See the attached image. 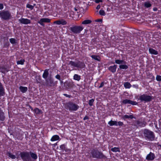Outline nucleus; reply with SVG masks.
Wrapping results in <instances>:
<instances>
[{
	"label": "nucleus",
	"mask_w": 161,
	"mask_h": 161,
	"mask_svg": "<svg viewBox=\"0 0 161 161\" xmlns=\"http://www.w3.org/2000/svg\"><path fill=\"white\" fill-rule=\"evenodd\" d=\"M143 133L145 139L147 141H152L154 140L155 135L154 133L151 130L147 129H144Z\"/></svg>",
	"instance_id": "1"
},
{
	"label": "nucleus",
	"mask_w": 161,
	"mask_h": 161,
	"mask_svg": "<svg viewBox=\"0 0 161 161\" xmlns=\"http://www.w3.org/2000/svg\"><path fill=\"white\" fill-rule=\"evenodd\" d=\"M91 157L93 158L97 159H105L106 157L103 153L99 151L98 150L94 148L92 149L90 151Z\"/></svg>",
	"instance_id": "2"
},
{
	"label": "nucleus",
	"mask_w": 161,
	"mask_h": 161,
	"mask_svg": "<svg viewBox=\"0 0 161 161\" xmlns=\"http://www.w3.org/2000/svg\"><path fill=\"white\" fill-rule=\"evenodd\" d=\"M65 108L70 111H75L79 108V106L72 102L69 101L65 105Z\"/></svg>",
	"instance_id": "3"
},
{
	"label": "nucleus",
	"mask_w": 161,
	"mask_h": 161,
	"mask_svg": "<svg viewBox=\"0 0 161 161\" xmlns=\"http://www.w3.org/2000/svg\"><path fill=\"white\" fill-rule=\"evenodd\" d=\"M68 65L80 69L85 68L86 67V65L84 62L81 61L79 60L77 61L76 62L72 61H69Z\"/></svg>",
	"instance_id": "4"
},
{
	"label": "nucleus",
	"mask_w": 161,
	"mask_h": 161,
	"mask_svg": "<svg viewBox=\"0 0 161 161\" xmlns=\"http://www.w3.org/2000/svg\"><path fill=\"white\" fill-rule=\"evenodd\" d=\"M12 17L10 12L8 10H3L0 11V18L2 20H7Z\"/></svg>",
	"instance_id": "5"
},
{
	"label": "nucleus",
	"mask_w": 161,
	"mask_h": 161,
	"mask_svg": "<svg viewBox=\"0 0 161 161\" xmlns=\"http://www.w3.org/2000/svg\"><path fill=\"white\" fill-rule=\"evenodd\" d=\"M142 102L145 103H148L151 101L153 99V96L151 95H148L146 94L141 95L138 98Z\"/></svg>",
	"instance_id": "6"
},
{
	"label": "nucleus",
	"mask_w": 161,
	"mask_h": 161,
	"mask_svg": "<svg viewBox=\"0 0 161 161\" xmlns=\"http://www.w3.org/2000/svg\"><path fill=\"white\" fill-rule=\"evenodd\" d=\"M29 152H22L20 153V157L23 161H31V159L30 156Z\"/></svg>",
	"instance_id": "7"
},
{
	"label": "nucleus",
	"mask_w": 161,
	"mask_h": 161,
	"mask_svg": "<svg viewBox=\"0 0 161 161\" xmlns=\"http://www.w3.org/2000/svg\"><path fill=\"white\" fill-rule=\"evenodd\" d=\"M84 27L81 26L74 25L70 28V30L74 34H79L83 29Z\"/></svg>",
	"instance_id": "8"
},
{
	"label": "nucleus",
	"mask_w": 161,
	"mask_h": 161,
	"mask_svg": "<svg viewBox=\"0 0 161 161\" xmlns=\"http://www.w3.org/2000/svg\"><path fill=\"white\" fill-rule=\"evenodd\" d=\"M46 86H54L57 83V81L54 82L53 79L51 77L46 80Z\"/></svg>",
	"instance_id": "9"
},
{
	"label": "nucleus",
	"mask_w": 161,
	"mask_h": 161,
	"mask_svg": "<svg viewBox=\"0 0 161 161\" xmlns=\"http://www.w3.org/2000/svg\"><path fill=\"white\" fill-rule=\"evenodd\" d=\"M51 22V19L48 18H43L41 19L40 20L38 21V23L41 25L44 26H45L44 23H49Z\"/></svg>",
	"instance_id": "10"
},
{
	"label": "nucleus",
	"mask_w": 161,
	"mask_h": 161,
	"mask_svg": "<svg viewBox=\"0 0 161 161\" xmlns=\"http://www.w3.org/2000/svg\"><path fill=\"white\" fill-rule=\"evenodd\" d=\"M155 158L154 154L151 152H150L148 154L146 158V159L148 161H152Z\"/></svg>",
	"instance_id": "11"
},
{
	"label": "nucleus",
	"mask_w": 161,
	"mask_h": 161,
	"mask_svg": "<svg viewBox=\"0 0 161 161\" xmlns=\"http://www.w3.org/2000/svg\"><path fill=\"white\" fill-rule=\"evenodd\" d=\"M136 126L141 127H145L147 124L146 122L144 121H140L139 120H136Z\"/></svg>",
	"instance_id": "12"
},
{
	"label": "nucleus",
	"mask_w": 161,
	"mask_h": 161,
	"mask_svg": "<svg viewBox=\"0 0 161 161\" xmlns=\"http://www.w3.org/2000/svg\"><path fill=\"white\" fill-rule=\"evenodd\" d=\"M19 21L21 23L25 25L30 24L31 23L30 20L24 18H21L19 19Z\"/></svg>",
	"instance_id": "13"
},
{
	"label": "nucleus",
	"mask_w": 161,
	"mask_h": 161,
	"mask_svg": "<svg viewBox=\"0 0 161 161\" xmlns=\"http://www.w3.org/2000/svg\"><path fill=\"white\" fill-rule=\"evenodd\" d=\"M53 23L58 25H65L67 24V22L64 19H62L54 21Z\"/></svg>",
	"instance_id": "14"
},
{
	"label": "nucleus",
	"mask_w": 161,
	"mask_h": 161,
	"mask_svg": "<svg viewBox=\"0 0 161 161\" xmlns=\"http://www.w3.org/2000/svg\"><path fill=\"white\" fill-rule=\"evenodd\" d=\"M117 65H114L110 66L108 68V70L113 73H115L116 70Z\"/></svg>",
	"instance_id": "15"
},
{
	"label": "nucleus",
	"mask_w": 161,
	"mask_h": 161,
	"mask_svg": "<svg viewBox=\"0 0 161 161\" xmlns=\"http://www.w3.org/2000/svg\"><path fill=\"white\" fill-rule=\"evenodd\" d=\"M122 119L124 120H125L127 119H136V117H134L132 114L130 115H127L126 114L125 115L122 116L121 117Z\"/></svg>",
	"instance_id": "16"
},
{
	"label": "nucleus",
	"mask_w": 161,
	"mask_h": 161,
	"mask_svg": "<svg viewBox=\"0 0 161 161\" xmlns=\"http://www.w3.org/2000/svg\"><path fill=\"white\" fill-rule=\"evenodd\" d=\"M5 94V89L2 84L0 82V97L4 96Z\"/></svg>",
	"instance_id": "17"
},
{
	"label": "nucleus",
	"mask_w": 161,
	"mask_h": 161,
	"mask_svg": "<svg viewBox=\"0 0 161 161\" xmlns=\"http://www.w3.org/2000/svg\"><path fill=\"white\" fill-rule=\"evenodd\" d=\"M5 118L4 112L3 111V110L0 108V120L3 121L5 120Z\"/></svg>",
	"instance_id": "18"
},
{
	"label": "nucleus",
	"mask_w": 161,
	"mask_h": 161,
	"mask_svg": "<svg viewBox=\"0 0 161 161\" xmlns=\"http://www.w3.org/2000/svg\"><path fill=\"white\" fill-rule=\"evenodd\" d=\"M34 114L36 115H39L42 114L43 113L42 110L41 109H39L37 108H36L34 109Z\"/></svg>",
	"instance_id": "19"
},
{
	"label": "nucleus",
	"mask_w": 161,
	"mask_h": 161,
	"mask_svg": "<svg viewBox=\"0 0 161 161\" xmlns=\"http://www.w3.org/2000/svg\"><path fill=\"white\" fill-rule=\"evenodd\" d=\"M36 79L37 83H39L41 85L43 84V81L40 76H36Z\"/></svg>",
	"instance_id": "20"
},
{
	"label": "nucleus",
	"mask_w": 161,
	"mask_h": 161,
	"mask_svg": "<svg viewBox=\"0 0 161 161\" xmlns=\"http://www.w3.org/2000/svg\"><path fill=\"white\" fill-rule=\"evenodd\" d=\"M60 137L58 135H54L51 138L50 141L52 142H54L59 140Z\"/></svg>",
	"instance_id": "21"
},
{
	"label": "nucleus",
	"mask_w": 161,
	"mask_h": 161,
	"mask_svg": "<svg viewBox=\"0 0 161 161\" xmlns=\"http://www.w3.org/2000/svg\"><path fill=\"white\" fill-rule=\"evenodd\" d=\"M30 156L31 158L34 160H36L37 158V154L35 153H33L31 152H29Z\"/></svg>",
	"instance_id": "22"
},
{
	"label": "nucleus",
	"mask_w": 161,
	"mask_h": 161,
	"mask_svg": "<svg viewBox=\"0 0 161 161\" xmlns=\"http://www.w3.org/2000/svg\"><path fill=\"white\" fill-rule=\"evenodd\" d=\"M48 75V69H46L44 70V72L42 75V77L43 78L46 79L47 78Z\"/></svg>",
	"instance_id": "23"
},
{
	"label": "nucleus",
	"mask_w": 161,
	"mask_h": 161,
	"mask_svg": "<svg viewBox=\"0 0 161 161\" xmlns=\"http://www.w3.org/2000/svg\"><path fill=\"white\" fill-rule=\"evenodd\" d=\"M149 51L151 54L157 55L158 53V52L157 51L151 48H150L149 49Z\"/></svg>",
	"instance_id": "24"
},
{
	"label": "nucleus",
	"mask_w": 161,
	"mask_h": 161,
	"mask_svg": "<svg viewBox=\"0 0 161 161\" xmlns=\"http://www.w3.org/2000/svg\"><path fill=\"white\" fill-rule=\"evenodd\" d=\"M19 89L22 92L24 93L27 91L28 89L27 87L20 86L19 87Z\"/></svg>",
	"instance_id": "25"
},
{
	"label": "nucleus",
	"mask_w": 161,
	"mask_h": 161,
	"mask_svg": "<svg viewBox=\"0 0 161 161\" xmlns=\"http://www.w3.org/2000/svg\"><path fill=\"white\" fill-rule=\"evenodd\" d=\"M7 155L8 156V157L12 159H14L16 158V156L13 154L11 153L10 152H8L6 153Z\"/></svg>",
	"instance_id": "26"
},
{
	"label": "nucleus",
	"mask_w": 161,
	"mask_h": 161,
	"mask_svg": "<svg viewBox=\"0 0 161 161\" xmlns=\"http://www.w3.org/2000/svg\"><path fill=\"white\" fill-rule=\"evenodd\" d=\"M91 57L93 59H94L95 60H97L98 61H100V56L98 55H92L91 56Z\"/></svg>",
	"instance_id": "27"
},
{
	"label": "nucleus",
	"mask_w": 161,
	"mask_h": 161,
	"mask_svg": "<svg viewBox=\"0 0 161 161\" xmlns=\"http://www.w3.org/2000/svg\"><path fill=\"white\" fill-rule=\"evenodd\" d=\"M144 6L145 8H148L152 6V4L149 1L145 2L144 3Z\"/></svg>",
	"instance_id": "28"
},
{
	"label": "nucleus",
	"mask_w": 161,
	"mask_h": 161,
	"mask_svg": "<svg viewBox=\"0 0 161 161\" xmlns=\"http://www.w3.org/2000/svg\"><path fill=\"white\" fill-rule=\"evenodd\" d=\"M117 121H113L112 120H111L110 121H109L108 123V124L110 126H113V125L117 126Z\"/></svg>",
	"instance_id": "29"
},
{
	"label": "nucleus",
	"mask_w": 161,
	"mask_h": 161,
	"mask_svg": "<svg viewBox=\"0 0 161 161\" xmlns=\"http://www.w3.org/2000/svg\"><path fill=\"white\" fill-rule=\"evenodd\" d=\"M81 79L80 76L78 74H75L73 76V79L74 80L79 81Z\"/></svg>",
	"instance_id": "30"
},
{
	"label": "nucleus",
	"mask_w": 161,
	"mask_h": 161,
	"mask_svg": "<svg viewBox=\"0 0 161 161\" xmlns=\"http://www.w3.org/2000/svg\"><path fill=\"white\" fill-rule=\"evenodd\" d=\"M115 63L116 64H125L126 63V62L124 61L123 60L116 59L115 60Z\"/></svg>",
	"instance_id": "31"
},
{
	"label": "nucleus",
	"mask_w": 161,
	"mask_h": 161,
	"mask_svg": "<svg viewBox=\"0 0 161 161\" xmlns=\"http://www.w3.org/2000/svg\"><path fill=\"white\" fill-rule=\"evenodd\" d=\"M92 22L91 20L90 19H86L83 21L82 24L83 25H87L91 24Z\"/></svg>",
	"instance_id": "32"
},
{
	"label": "nucleus",
	"mask_w": 161,
	"mask_h": 161,
	"mask_svg": "<svg viewBox=\"0 0 161 161\" xmlns=\"http://www.w3.org/2000/svg\"><path fill=\"white\" fill-rule=\"evenodd\" d=\"M124 86L125 88L129 89L131 87V85L129 82H127L124 84Z\"/></svg>",
	"instance_id": "33"
},
{
	"label": "nucleus",
	"mask_w": 161,
	"mask_h": 161,
	"mask_svg": "<svg viewBox=\"0 0 161 161\" xmlns=\"http://www.w3.org/2000/svg\"><path fill=\"white\" fill-rule=\"evenodd\" d=\"M111 151L114 152H120V148L118 147H114L111 149Z\"/></svg>",
	"instance_id": "34"
},
{
	"label": "nucleus",
	"mask_w": 161,
	"mask_h": 161,
	"mask_svg": "<svg viewBox=\"0 0 161 161\" xmlns=\"http://www.w3.org/2000/svg\"><path fill=\"white\" fill-rule=\"evenodd\" d=\"M128 68V66L126 64H122L119 65V68L120 69H126Z\"/></svg>",
	"instance_id": "35"
},
{
	"label": "nucleus",
	"mask_w": 161,
	"mask_h": 161,
	"mask_svg": "<svg viewBox=\"0 0 161 161\" xmlns=\"http://www.w3.org/2000/svg\"><path fill=\"white\" fill-rule=\"evenodd\" d=\"M8 71L9 70L7 68L4 67H3L1 68V72L3 74H5L6 72H8Z\"/></svg>",
	"instance_id": "36"
},
{
	"label": "nucleus",
	"mask_w": 161,
	"mask_h": 161,
	"mask_svg": "<svg viewBox=\"0 0 161 161\" xmlns=\"http://www.w3.org/2000/svg\"><path fill=\"white\" fill-rule=\"evenodd\" d=\"M25 62V60L24 59H21L20 60H19L17 61V64L18 65L21 64V65H23L24 64V63Z\"/></svg>",
	"instance_id": "37"
},
{
	"label": "nucleus",
	"mask_w": 161,
	"mask_h": 161,
	"mask_svg": "<svg viewBox=\"0 0 161 161\" xmlns=\"http://www.w3.org/2000/svg\"><path fill=\"white\" fill-rule=\"evenodd\" d=\"M130 100L128 99H125L123 100L122 102L124 104H130Z\"/></svg>",
	"instance_id": "38"
},
{
	"label": "nucleus",
	"mask_w": 161,
	"mask_h": 161,
	"mask_svg": "<svg viewBox=\"0 0 161 161\" xmlns=\"http://www.w3.org/2000/svg\"><path fill=\"white\" fill-rule=\"evenodd\" d=\"M10 42L13 44H15L16 43V40L14 38H11L9 39Z\"/></svg>",
	"instance_id": "39"
},
{
	"label": "nucleus",
	"mask_w": 161,
	"mask_h": 161,
	"mask_svg": "<svg viewBox=\"0 0 161 161\" xmlns=\"http://www.w3.org/2000/svg\"><path fill=\"white\" fill-rule=\"evenodd\" d=\"M66 145L65 144H63L60 146V148L63 151H64L66 147Z\"/></svg>",
	"instance_id": "40"
},
{
	"label": "nucleus",
	"mask_w": 161,
	"mask_h": 161,
	"mask_svg": "<svg viewBox=\"0 0 161 161\" xmlns=\"http://www.w3.org/2000/svg\"><path fill=\"white\" fill-rule=\"evenodd\" d=\"M94 101V99H92L90 100L89 101L88 104L90 106H92L93 105V103Z\"/></svg>",
	"instance_id": "41"
},
{
	"label": "nucleus",
	"mask_w": 161,
	"mask_h": 161,
	"mask_svg": "<svg viewBox=\"0 0 161 161\" xmlns=\"http://www.w3.org/2000/svg\"><path fill=\"white\" fill-rule=\"evenodd\" d=\"M26 7L27 8H30L31 10H32L34 8V6H33L29 4H26Z\"/></svg>",
	"instance_id": "42"
},
{
	"label": "nucleus",
	"mask_w": 161,
	"mask_h": 161,
	"mask_svg": "<svg viewBox=\"0 0 161 161\" xmlns=\"http://www.w3.org/2000/svg\"><path fill=\"white\" fill-rule=\"evenodd\" d=\"M65 152L67 154H69L71 152V150L70 149L66 147L64 150Z\"/></svg>",
	"instance_id": "43"
},
{
	"label": "nucleus",
	"mask_w": 161,
	"mask_h": 161,
	"mask_svg": "<svg viewBox=\"0 0 161 161\" xmlns=\"http://www.w3.org/2000/svg\"><path fill=\"white\" fill-rule=\"evenodd\" d=\"M99 14L100 15L102 16H104L105 15V13L104 10H100L99 11Z\"/></svg>",
	"instance_id": "44"
},
{
	"label": "nucleus",
	"mask_w": 161,
	"mask_h": 161,
	"mask_svg": "<svg viewBox=\"0 0 161 161\" xmlns=\"http://www.w3.org/2000/svg\"><path fill=\"white\" fill-rule=\"evenodd\" d=\"M117 126H123L124 125V123L123 122L120 121L117 122V124H116Z\"/></svg>",
	"instance_id": "45"
},
{
	"label": "nucleus",
	"mask_w": 161,
	"mask_h": 161,
	"mask_svg": "<svg viewBox=\"0 0 161 161\" xmlns=\"http://www.w3.org/2000/svg\"><path fill=\"white\" fill-rule=\"evenodd\" d=\"M138 103L136 101H133L130 100V104L132 105H136Z\"/></svg>",
	"instance_id": "46"
},
{
	"label": "nucleus",
	"mask_w": 161,
	"mask_h": 161,
	"mask_svg": "<svg viewBox=\"0 0 161 161\" xmlns=\"http://www.w3.org/2000/svg\"><path fill=\"white\" fill-rule=\"evenodd\" d=\"M156 80L157 81H161V76L160 75H157L156 78Z\"/></svg>",
	"instance_id": "47"
},
{
	"label": "nucleus",
	"mask_w": 161,
	"mask_h": 161,
	"mask_svg": "<svg viewBox=\"0 0 161 161\" xmlns=\"http://www.w3.org/2000/svg\"><path fill=\"white\" fill-rule=\"evenodd\" d=\"M55 77L58 80H60L61 77L60 75L58 74L57 75L55 76Z\"/></svg>",
	"instance_id": "48"
},
{
	"label": "nucleus",
	"mask_w": 161,
	"mask_h": 161,
	"mask_svg": "<svg viewBox=\"0 0 161 161\" xmlns=\"http://www.w3.org/2000/svg\"><path fill=\"white\" fill-rule=\"evenodd\" d=\"M104 85V82L103 81V82H102L100 86H99L98 88H101L102 87H103Z\"/></svg>",
	"instance_id": "49"
},
{
	"label": "nucleus",
	"mask_w": 161,
	"mask_h": 161,
	"mask_svg": "<svg viewBox=\"0 0 161 161\" xmlns=\"http://www.w3.org/2000/svg\"><path fill=\"white\" fill-rule=\"evenodd\" d=\"M103 2V0H95V3H98L100 2L102 3V2Z\"/></svg>",
	"instance_id": "50"
},
{
	"label": "nucleus",
	"mask_w": 161,
	"mask_h": 161,
	"mask_svg": "<svg viewBox=\"0 0 161 161\" xmlns=\"http://www.w3.org/2000/svg\"><path fill=\"white\" fill-rule=\"evenodd\" d=\"M4 6L3 3H0V10H2Z\"/></svg>",
	"instance_id": "51"
},
{
	"label": "nucleus",
	"mask_w": 161,
	"mask_h": 161,
	"mask_svg": "<svg viewBox=\"0 0 161 161\" xmlns=\"http://www.w3.org/2000/svg\"><path fill=\"white\" fill-rule=\"evenodd\" d=\"M63 95H64V96L66 97H69V98H70L71 97V95H68V94H64Z\"/></svg>",
	"instance_id": "52"
},
{
	"label": "nucleus",
	"mask_w": 161,
	"mask_h": 161,
	"mask_svg": "<svg viewBox=\"0 0 161 161\" xmlns=\"http://www.w3.org/2000/svg\"><path fill=\"white\" fill-rule=\"evenodd\" d=\"M26 106L29 107V108L31 109V111H34V110H33V108L29 104H27L26 105Z\"/></svg>",
	"instance_id": "53"
},
{
	"label": "nucleus",
	"mask_w": 161,
	"mask_h": 161,
	"mask_svg": "<svg viewBox=\"0 0 161 161\" xmlns=\"http://www.w3.org/2000/svg\"><path fill=\"white\" fill-rule=\"evenodd\" d=\"M89 119V117L88 116H86L84 117L83 118V120H85L86 119Z\"/></svg>",
	"instance_id": "54"
},
{
	"label": "nucleus",
	"mask_w": 161,
	"mask_h": 161,
	"mask_svg": "<svg viewBox=\"0 0 161 161\" xmlns=\"http://www.w3.org/2000/svg\"><path fill=\"white\" fill-rule=\"evenodd\" d=\"M158 10V8H157L156 7H154L153 8V11H157Z\"/></svg>",
	"instance_id": "55"
},
{
	"label": "nucleus",
	"mask_w": 161,
	"mask_h": 161,
	"mask_svg": "<svg viewBox=\"0 0 161 161\" xmlns=\"http://www.w3.org/2000/svg\"><path fill=\"white\" fill-rule=\"evenodd\" d=\"M100 8V5H98L97 6V7H96V9H99Z\"/></svg>",
	"instance_id": "56"
},
{
	"label": "nucleus",
	"mask_w": 161,
	"mask_h": 161,
	"mask_svg": "<svg viewBox=\"0 0 161 161\" xmlns=\"http://www.w3.org/2000/svg\"><path fill=\"white\" fill-rule=\"evenodd\" d=\"M157 27L158 29H160V25H158L157 26Z\"/></svg>",
	"instance_id": "57"
},
{
	"label": "nucleus",
	"mask_w": 161,
	"mask_h": 161,
	"mask_svg": "<svg viewBox=\"0 0 161 161\" xmlns=\"http://www.w3.org/2000/svg\"><path fill=\"white\" fill-rule=\"evenodd\" d=\"M60 81V82L61 83V84H62L63 83V81H62V80H61V79H60V80H59Z\"/></svg>",
	"instance_id": "58"
},
{
	"label": "nucleus",
	"mask_w": 161,
	"mask_h": 161,
	"mask_svg": "<svg viewBox=\"0 0 161 161\" xmlns=\"http://www.w3.org/2000/svg\"><path fill=\"white\" fill-rule=\"evenodd\" d=\"M101 21V20L100 19H98L97 20V21L99 22L100 21Z\"/></svg>",
	"instance_id": "59"
},
{
	"label": "nucleus",
	"mask_w": 161,
	"mask_h": 161,
	"mask_svg": "<svg viewBox=\"0 0 161 161\" xmlns=\"http://www.w3.org/2000/svg\"><path fill=\"white\" fill-rule=\"evenodd\" d=\"M112 63V64H114V63L112 62V63Z\"/></svg>",
	"instance_id": "60"
},
{
	"label": "nucleus",
	"mask_w": 161,
	"mask_h": 161,
	"mask_svg": "<svg viewBox=\"0 0 161 161\" xmlns=\"http://www.w3.org/2000/svg\"><path fill=\"white\" fill-rule=\"evenodd\" d=\"M160 147H161V145H160Z\"/></svg>",
	"instance_id": "61"
}]
</instances>
